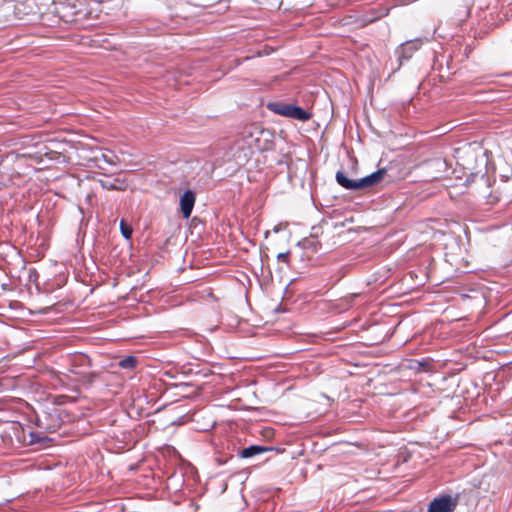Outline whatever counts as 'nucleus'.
<instances>
[{"instance_id": "6e6552de", "label": "nucleus", "mask_w": 512, "mask_h": 512, "mask_svg": "<svg viewBox=\"0 0 512 512\" xmlns=\"http://www.w3.org/2000/svg\"><path fill=\"white\" fill-rule=\"evenodd\" d=\"M196 202V194L191 189L183 192L179 200L180 211L184 219H189Z\"/></svg>"}, {"instance_id": "a211bd4d", "label": "nucleus", "mask_w": 512, "mask_h": 512, "mask_svg": "<svg viewBox=\"0 0 512 512\" xmlns=\"http://www.w3.org/2000/svg\"><path fill=\"white\" fill-rule=\"evenodd\" d=\"M102 156H103V159L105 160V162H107L108 164H114L112 157H109L105 154H103Z\"/></svg>"}, {"instance_id": "7ed1b4c3", "label": "nucleus", "mask_w": 512, "mask_h": 512, "mask_svg": "<svg viewBox=\"0 0 512 512\" xmlns=\"http://www.w3.org/2000/svg\"><path fill=\"white\" fill-rule=\"evenodd\" d=\"M433 36L423 37V38H415L413 40H407L404 43H401L395 49V56L399 63V67L402 66L405 62L409 61L414 53L420 49V47L429 42Z\"/></svg>"}, {"instance_id": "20e7f679", "label": "nucleus", "mask_w": 512, "mask_h": 512, "mask_svg": "<svg viewBox=\"0 0 512 512\" xmlns=\"http://www.w3.org/2000/svg\"><path fill=\"white\" fill-rule=\"evenodd\" d=\"M457 504L458 496L443 494L429 503L427 512H454Z\"/></svg>"}, {"instance_id": "9b49d317", "label": "nucleus", "mask_w": 512, "mask_h": 512, "mask_svg": "<svg viewBox=\"0 0 512 512\" xmlns=\"http://www.w3.org/2000/svg\"><path fill=\"white\" fill-rule=\"evenodd\" d=\"M99 373L95 371H77L76 376L78 377L79 382L86 388H91L99 377Z\"/></svg>"}, {"instance_id": "9d476101", "label": "nucleus", "mask_w": 512, "mask_h": 512, "mask_svg": "<svg viewBox=\"0 0 512 512\" xmlns=\"http://www.w3.org/2000/svg\"><path fill=\"white\" fill-rule=\"evenodd\" d=\"M99 184L102 188L107 190H125L127 187V183L125 180H121L119 178H111L109 176H105L103 179L98 180Z\"/></svg>"}, {"instance_id": "ddd939ff", "label": "nucleus", "mask_w": 512, "mask_h": 512, "mask_svg": "<svg viewBox=\"0 0 512 512\" xmlns=\"http://www.w3.org/2000/svg\"><path fill=\"white\" fill-rule=\"evenodd\" d=\"M29 437H30L29 445H40V446H43L47 442L50 441V438L47 437L46 435H43V434H41L39 432H34V431H31L29 433Z\"/></svg>"}, {"instance_id": "4468645a", "label": "nucleus", "mask_w": 512, "mask_h": 512, "mask_svg": "<svg viewBox=\"0 0 512 512\" xmlns=\"http://www.w3.org/2000/svg\"><path fill=\"white\" fill-rule=\"evenodd\" d=\"M138 363V359L133 355L125 356L123 359H121L118 363L119 367L122 369H134Z\"/></svg>"}, {"instance_id": "dca6fc26", "label": "nucleus", "mask_w": 512, "mask_h": 512, "mask_svg": "<svg viewBox=\"0 0 512 512\" xmlns=\"http://www.w3.org/2000/svg\"><path fill=\"white\" fill-rule=\"evenodd\" d=\"M39 274L35 268H30L28 271V279L30 282H37Z\"/></svg>"}, {"instance_id": "39448f33", "label": "nucleus", "mask_w": 512, "mask_h": 512, "mask_svg": "<svg viewBox=\"0 0 512 512\" xmlns=\"http://www.w3.org/2000/svg\"><path fill=\"white\" fill-rule=\"evenodd\" d=\"M359 181V189L370 187L375 184H378L381 181H385L386 183H390L393 181V177L390 174V168L384 167L379 168L375 172L361 178Z\"/></svg>"}, {"instance_id": "f03ea898", "label": "nucleus", "mask_w": 512, "mask_h": 512, "mask_svg": "<svg viewBox=\"0 0 512 512\" xmlns=\"http://www.w3.org/2000/svg\"><path fill=\"white\" fill-rule=\"evenodd\" d=\"M267 108L275 114L299 121H307L311 118V113L294 104L276 101L268 103Z\"/></svg>"}, {"instance_id": "aec40b11", "label": "nucleus", "mask_w": 512, "mask_h": 512, "mask_svg": "<svg viewBox=\"0 0 512 512\" xmlns=\"http://www.w3.org/2000/svg\"><path fill=\"white\" fill-rule=\"evenodd\" d=\"M510 180V177L508 175H501V181L508 183Z\"/></svg>"}, {"instance_id": "1a4fd4ad", "label": "nucleus", "mask_w": 512, "mask_h": 512, "mask_svg": "<svg viewBox=\"0 0 512 512\" xmlns=\"http://www.w3.org/2000/svg\"><path fill=\"white\" fill-rule=\"evenodd\" d=\"M273 450H277V448H274L271 446H263V445L253 444V445H250L248 447L238 450L237 456L239 458L249 459L256 455H259V454H262L265 452H269V451H273Z\"/></svg>"}, {"instance_id": "f3484780", "label": "nucleus", "mask_w": 512, "mask_h": 512, "mask_svg": "<svg viewBox=\"0 0 512 512\" xmlns=\"http://www.w3.org/2000/svg\"><path fill=\"white\" fill-rule=\"evenodd\" d=\"M289 255H290L289 251L281 252V253H279L277 255V260L288 264V262H289Z\"/></svg>"}, {"instance_id": "f257e3e1", "label": "nucleus", "mask_w": 512, "mask_h": 512, "mask_svg": "<svg viewBox=\"0 0 512 512\" xmlns=\"http://www.w3.org/2000/svg\"><path fill=\"white\" fill-rule=\"evenodd\" d=\"M272 133L268 129L258 126H251L242 132V139L249 149L256 151H267L272 148Z\"/></svg>"}, {"instance_id": "0eeeda50", "label": "nucleus", "mask_w": 512, "mask_h": 512, "mask_svg": "<svg viewBox=\"0 0 512 512\" xmlns=\"http://www.w3.org/2000/svg\"><path fill=\"white\" fill-rule=\"evenodd\" d=\"M185 486V474L183 469L174 470L166 480L167 489L174 494L180 493L183 491Z\"/></svg>"}, {"instance_id": "423d86ee", "label": "nucleus", "mask_w": 512, "mask_h": 512, "mask_svg": "<svg viewBox=\"0 0 512 512\" xmlns=\"http://www.w3.org/2000/svg\"><path fill=\"white\" fill-rule=\"evenodd\" d=\"M70 367L68 368V371L76 376L77 371H86L89 370V368L92 365V361L89 356H87L84 353H75L73 354L70 359Z\"/></svg>"}, {"instance_id": "6ab92c4d", "label": "nucleus", "mask_w": 512, "mask_h": 512, "mask_svg": "<svg viewBox=\"0 0 512 512\" xmlns=\"http://www.w3.org/2000/svg\"><path fill=\"white\" fill-rule=\"evenodd\" d=\"M489 198H490V202L492 203L494 200L495 201H500L502 199V197L500 196H493L492 194L489 195Z\"/></svg>"}, {"instance_id": "f8f14e48", "label": "nucleus", "mask_w": 512, "mask_h": 512, "mask_svg": "<svg viewBox=\"0 0 512 512\" xmlns=\"http://www.w3.org/2000/svg\"><path fill=\"white\" fill-rule=\"evenodd\" d=\"M336 181L340 186H342L343 188H345L347 190H352V191L360 190L359 189V181L349 179L347 177V175L342 171H338L336 173Z\"/></svg>"}, {"instance_id": "412c9836", "label": "nucleus", "mask_w": 512, "mask_h": 512, "mask_svg": "<svg viewBox=\"0 0 512 512\" xmlns=\"http://www.w3.org/2000/svg\"><path fill=\"white\" fill-rule=\"evenodd\" d=\"M280 231V228L278 226H275L273 228V232L278 233Z\"/></svg>"}, {"instance_id": "2eb2a0df", "label": "nucleus", "mask_w": 512, "mask_h": 512, "mask_svg": "<svg viewBox=\"0 0 512 512\" xmlns=\"http://www.w3.org/2000/svg\"><path fill=\"white\" fill-rule=\"evenodd\" d=\"M120 230H121L122 236L125 239H130L131 238V235H132V232H133L132 227L129 224H127L123 219L120 222Z\"/></svg>"}, {"instance_id": "4be33fe9", "label": "nucleus", "mask_w": 512, "mask_h": 512, "mask_svg": "<svg viewBox=\"0 0 512 512\" xmlns=\"http://www.w3.org/2000/svg\"><path fill=\"white\" fill-rule=\"evenodd\" d=\"M480 179H481V181H483V182H487V181H488V179H485V176H484V175H482Z\"/></svg>"}]
</instances>
